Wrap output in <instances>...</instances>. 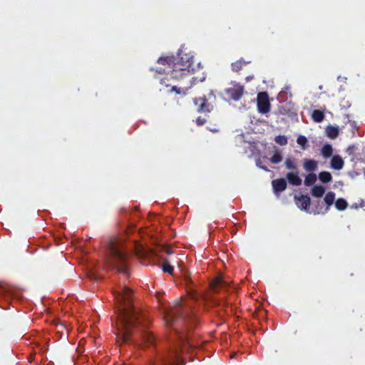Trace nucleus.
Segmentation results:
<instances>
[{
    "instance_id": "nucleus-28",
    "label": "nucleus",
    "mask_w": 365,
    "mask_h": 365,
    "mask_svg": "<svg viewBox=\"0 0 365 365\" xmlns=\"http://www.w3.org/2000/svg\"><path fill=\"white\" fill-rule=\"evenodd\" d=\"M159 252H165L167 255H171L173 254L172 250L166 246H160V250Z\"/></svg>"
},
{
    "instance_id": "nucleus-1",
    "label": "nucleus",
    "mask_w": 365,
    "mask_h": 365,
    "mask_svg": "<svg viewBox=\"0 0 365 365\" xmlns=\"http://www.w3.org/2000/svg\"><path fill=\"white\" fill-rule=\"evenodd\" d=\"M192 301L180 302L165 314L167 326L171 327L178 339L169 342L165 351L158 353L150 365H179L181 361L180 351L186 346L187 331L197 324V317L192 309Z\"/></svg>"
},
{
    "instance_id": "nucleus-27",
    "label": "nucleus",
    "mask_w": 365,
    "mask_h": 365,
    "mask_svg": "<svg viewBox=\"0 0 365 365\" xmlns=\"http://www.w3.org/2000/svg\"><path fill=\"white\" fill-rule=\"evenodd\" d=\"M285 167L287 169H294L295 165H294V160L290 158H288L285 160Z\"/></svg>"
},
{
    "instance_id": "nucleus-34",
    "label": "nucleus",
    "mask_w": 365,
    "mask_h": 365,
    "mask_svg": "<svg viewBox=\"0 0 365 365\" xmlns=\"http://www.w3.org/2000/svg\"><path fill=\"white\" fill-rule=\"evenodd\" d=\"M159 250H160V247H158V250L156 251L155 255H158V252H160Z\"/></svg>"
},
{
    "instance_id": "nucleus-21",
    "label": "nucleus",
    "mask_w": 365,
    "mask_h": 365,
    "mask_svg": "<svg viewBox=\"0 0 365 365\" xmlns=\"http://www.w3.org/2000/svg\"><path fill=\"white\" fill-rule=\"evenodd\" d=\"M192 85L188 87H181L177 86H173L171 88V91H175L177 94H183L185 95L187 90L191 88Z\"/></svg>"
},
{
    "instance_id": "nucleus-26",
    "label": "nucleus",
    "mask_w": 365,
    "mask_h": 365,
    "mask_svg": "<svg viewBox=\"0 0 365 365\" xmlns=\"http://www.w3.org/2000/svg\"><path fill=\"white\" fill-rule=\"evenodd\" d=\"M274 140L280 145H284L287 143V138L284 135H277L275 137Z\"/></svg>"
},
{
    "instance_id": "nucleus-8",
    "label": "nucleus",
    "mask_w": 365,
    "mask_h": 365,
    "mask_svg": "<svg viewBox=\"0 0 365 365\" xmlns=\"http://www.w3.org/2000/svg\"><path fill=\"white\" fill-rule=\"evenodd\" d=\"M257 110L260 113L265 114L270 110L269 96L266 92H260L257 98Z\"/></svg>"
},
{
    "instance_id": "nucleus-23",
    "label": "nucleus",
    "mask_w": 365,
    "mask_h": 365,
    "mask_svg": "<svg viewBox=\"0 0 365 365\" xmlns=\"http://www.w3.org/2000/svg\"><path fill=\"white\" fill-rule=\"evenodd\" d=\"M162 269L163 272H168L169 274H172L174 269L173 267L171 266L167 260L163 261Z\"/></svg>"
},
{
    "instance_id": "nucleus-20",
    "label": "nucleus",
    "mask_w": 365,
    "mask_h": 365,
    "mask_svg": "<svg viewBox=\"0 0 365 365\" xmlns=\"http://www.w3.org/2000/svg\"><path fill=\"white\" fill-rule=\"evenodd\" d=\"M316 181H317V175L314 173H309L305 178L304 184L307 186H310V185H314Z\"/></svg>"
},
{
    "instance_id": "nucleus-3",
    "label": "nucleus",
    "mask_w": 365,
    "mask_h": 365,
    "mask_svg": "<svg viewBox=\"0 0 365 365\" xmlns=\"http://www.w3.org/2000/svg\"><path fill=\"white\" fill-rule=\"evenodd\" d=\"M159 64L168 66L165 68H156L158 73H165L160 78V83L168 87L171 86L170 81H178L190 76V73L194 71L193 56L190 53H179L177 56L160 57L158 60Z\"/></svg>"
},
{
    "instance_id": "nucleus-19",
    "label": "nucleus",
    "mask_w": 365,
    "mask_h": 365,
    "mask_svg": "<svg viewBox=\"0 0 365 365\" xmlns=\"http://www.w3.org/2000/svg\"><path fill=\"white\" fill-rule=\"evenodd\" d=\"M347 206V202L343 198H339L335 201V207L339 211H343L346 210Z\"/></svg>"
},
{
    "instance_id": "nucleus-33",
    "label": "nucleus",
    "mask_w": 365,
    "mask_h": 365,
    "mask_svg": "<svg viewBox=\"0 0 365 365\" xmlns=\"http://www.w3.org/2000/svg\"><path fill=\"white\" fill-rule=\"evenodd\" d=\"M302 182V180L298 177V185H299Z\"/></svg>"
},
{
    "instance_id": "nucleus-2",
    "label": "nucleus",
    "mask_w": 365,
    "mask_h": 365,
    "mask_svg": "<svg viewBox=\"0 0 365 365\" xmlns=\"http://www.w3.org/2000/svg\"><path fill=\"white\" fill-rule=\"evenodd\" d=\"M113 294L123 306L119 309L117 317L118 341L125 343L131 341L140 344L155 345V336L147 330L149 320L133 306L130 288L123 287Z\"/></svg>"
},
{
    "instance_id": "nucleus-29",
    "label": "nucleus",
    "mask_w": 365,
    "mask_h": 365,
    "mask_svg": "<svg viewBox=\"0 0 365 365\" xmlns=\"http://www.w3.org/2000/svg\"><path fill=\"white\" fill-rule=\"evenodd\" d=\"M195 122L197 125H203L206 123V120L199 116L196 118Z\"/></svg>"
},
{
    "instance_id": "nucleus-5",
    "label": "nucleus",
    "mask_w": 365,
    "mask_h": 365,
    "mask_svg": "<svg viewBox=\"0 0 365 365\" xmlns=\"http://www.w3.org/2000/svg\"><path fill=\"white\" fill-rule=\"evenodd\" d=\"M335 195V193L332 191H329L325 195L324 197V202L326 204L325 207L323 206L322 202H321L319 199L317 201H314L312 204H311L310 197L307 195H302L298 197V202L301 203V210H304L309 214L324 215L328 212L330 207L334 202Z\"/></svg>"
},
{
    "instance_id": "nucleus-9",
    "label": "nucleus",
    "mask_w": 365,
    "mask_h": 365,
    "mask_svg": "<svg viewBox=\"0 0 365 365\" xmlns=\"http://www.w3.org/2000/svg\"><path fill=\"white\" fill-rule=\"evenodd\" d=\"M228 282H226L222 275L216 277L210 284V289L213 292H218L220 289L227 287Z\"/></svg>"
},
{
    "instance_id": "nucleus-18",
    "label": "nucleus",
    "mask_w": 365,
    "mask_h": 365,
    "mask_svg": "<svg viewBox=\"0 0 365 365\" xmlns=\"http://www.w3.org/2000/svg\"><path fill=\"white\" fill-rule=\"evenodd\" d=\"M332 153L333 148L332 146L329 144L324 145L321 150V154L325 158L331 157L332 155Z\"/></svg>"
},
{
    "instance_id": "nucleus-30",
    "label": "nucleus",
    "mask_w": 365,
    "mask_h": 365,
    "mask_svg": "<svg viewBox=\"0 0 365 365\" xmlns=\"http://www.w3.org/2000/svg\"><path fill=\"white\" fill-rule=\"evenodd\" d=\"M257 165L259 168H261V169H262V170H265V171H268V170H269L266 166H264V165H262V162H261V160H260V159H259V160H257Z\"/></svg>"
},
{
    "instance_id": "nucleus-10",
    "label": "nucleus",
    "mask_w": 365,
    "mask_h": 365,
    "mask_svg": "<svg viewBox=\"0 0 365 365\" xmlns=\"http://www.w3.org/2000/svg\"><path fill=\"white\" fill-rule=\"evenodd\" d=\"M330 165L334 170H340L343 168L344 162L340 155H334L331 157Z\"/></svg>"
},
{
    "instance_id": "nucleus-16",
    "label": "nucleus",
    "mask_w": 365,
    "mask_h": 365,
    "mask_svg": "<svg viewBox=\"0 0 365 365\" xmlns=\"http://www.w3.org/2000/svg\"><path fill=\"white\" fill-rule=\"evenodd\" d=\"M312 118L316 123H321L324 119V113L320 110L315 109L312 113Z\"/></svg>"
},
{
    "instance_id": "nucleus-11",
    "label": "nucleus",
    "mask_w": 365,
    "mask_h": 365,
    "mask_svg": "<svg viewBox=\"0 0 365 365\" xmlns=\"http://www.w3.org/2000/svg\"><path fill=\"white\" fill-rule=\"evenodd\" d=\"M272 185L275 192H281L286 189L287 181L284 178H279L272 180Z\"/></svg>"
},
{
    "instance_id": "nucleus-31",
    "label": "nucleus",
    "mask_w": 365,
    "mask_h": 365,
    "mask_svg": "<svg viewBox=\"0 0 365 365\" xmlns=\"http://www.w3.org/2000/svg\"><path fill=\"white\" fill-rule=\"evenodd\" d=\"M218 129H216V128H212V129H210V131H212V133H217L218 132Z\"/></svg>"
},
{
    "instance_id": "nucleus-15",
    "label": "nucleus",
    "mask_w": 365,
    "mask_h": 365,
    "mask_svg": "<svg viewBox=\"0 0 365 365\" xmlns=\"http://www.w3.org/2000/svg\"><path fill=\"white\" fill-rule=\"evenodd\" d=\"M325 131L327 135L331 139H334L339 135V128L337 127L328 125Z\"/></svg>"
},
{
    "instance_id": "nucleus-7",
    "label": "nucleus",
    "mask_w": 365,
    "mask_h": 365,
    "mask_svg": "<svg viewBox=\"0 0 365 365\" xmlns=\"http://www.w3.org/2000/svg\"><path fill=\"white\" fill-rule=\"evenodd\" d=\"M245 93L244 86L236 83L232 82L231 86L225 90V94L230 100L233 101H238L242 97Z\"/></svg>"
},
{
    "instance_id": "nucleus-24",
    "label": "nucleus",
    "mask_w": 365,
    "mask_h": 365,
    "mask_svg": "<svg viewBox=\"0 0 365 365\" xmlns=\"http://www.w3.org/2000/svg\"><path fill=\"white\" fill-rule=\"evenodd\" d=\"M307 139L304 135H299L298 136V145H299L303 150H305L307 147Z\"/></svg>"
},
{
    "instance_id": "nucleus-32",
    "label": "nucleus",
    "mask_w": 365,
    "mask_h": 365,
    "mask_svg": "<svg viewBox=\"0 0 365 365\" xmlns=\"http://www.w3.org/2000/svg\"><path fill=\"white\" fill-rule=\"evenodd\" d=\"M293 197H294V201L297 202V193H294L293 195Z\"/></svg>"
},
{
    "instance_id": "nucleus-25",
    "label": "nucleus",
    "mask_w": 365,
    "mask_h": 365,
    "mask_svg": "<svg viewBox=\"0 0 365 365\" xmlns=\"http://www.w3.org/2000/svg\"><path fill=\"white\" fill-rule=\"evenodd\" d=\"M289 182L293 185H297V173H289L287 175Z\"/></svg>"
},
{
    "instance_id": "nucleus-22",
    "label": "nucleus",
    "mask_w": 365,
    "mask_h": 365,
    "mask_svg": "<svg viewBox=\"0 0 365 365\" xmlns=\"http://www.w3.org/2000/svg\"><path fill=\"white\" fill-rule=\"evenodd\" d=\"M282 160V156L279 150H276L274 155L271 157L270 161L274 164H277Z\"/></svg>"
},
{
    "instance_id": "nucleus-6",
    "label": "nucleus",
    "mask_w": 365,
    "mask_h": 365,
    "mask_svg": "<svg viewBox=\"0 0 365 365\" xmlns=\"http://www.w3.org/2000/svg\"><path fill=\"white\" fill-rule=\"evenodd\" d=\"M216 101V96L213 91H210L207 96L202 97L195 98L193 99V103L196 106V110L200 113H210L213 108L214 103Z\"/></svg>"
},
{
    "instance_id": "nucleus-17",
    "label": "nucleus",
    "mask_w": 365,
    "mask_h": 365,
    "mask_svg": "<svg viewBox=\"0 0 365 365\" xmlns=\"http://www.w3.org/2000/svg\"><path fill=\"white\" fill-rule=\"evenodd\" d=\"M319 179L323 183H328L331 181L332 175L329 172L322 171L319 173Z\"/></svg>"
},
{
    "instance_id": "nucleus-14",
    "label": "nucleus",
    "mask_w": 365,
    "mask_h": 365,
    "mask_svg": "<svg viewBox=\"0 0 365 365\" xmlns=\"http://www.w3.org/2000/svg\"><path fill=\"white\" fill-rule=\"evenodd\" d=\"M304 168L307 172H312L317 168V162L314 160L307 159L304 163Z\"/></svg>"
},
{
    "instance_id": "nucleus-4",
    "label": "nucleus",
    "mask_w": 365,
    "mask_h": 365,
    "mask_svg": "<svg viewBox=\"0 0 365 365\" xmlns=\"http://www.w3.org/2000/svg\"><path fill=\"white\" fill-rule=\"evenodd\" d=\"M108 265L118 272L128 275V255L118 243L111 241L108 245Z\"/></svg>"
},
{
    "instance_id": "nucleus-12",
    "label": "nucleus",
    "mask_w": 365,
    "mask_h": 365,
    "mask_svg": "<svg viewBox=\"0 0 365 365\" xmlns=\"http://www.w3.org/2000/svg\"><path fill=\"white\" fill-rule=\"evenodd\" d=\"M326 189L322 185H314L311 190V195L317 198L322 197L325 193Z\"/></svg>"
},
{
    "instance_id": "nucleus-13",
    "label": "nucleus",
    "mask_w": 365,
    "mask_h": 365,
    "mask_svg": "<svg viewBox=\"0 0 365 365\" xmlns=\"http://www.w3.org/2000/svg\"><path fill=\"white\" fill-rule=\"evenodd\" d=\"M250 62L245 61L243 58H240V60L232 63L231 64L232 71L233 72L238 73L242 70L244 66L247 65Z\"/></svg>"
}]
</instances>
